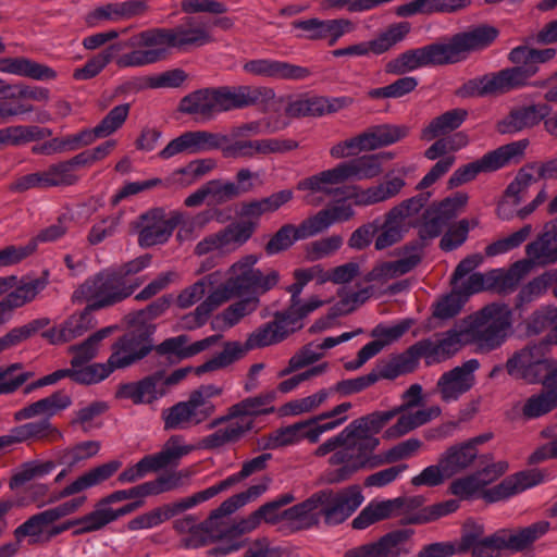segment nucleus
I'll return each mask as SVG.
<instances>
[{
	"mask_svg": "<svg viewBox=\"0 0 557 557\" xmlns=\"http://www.w3.org/2000/svg\"><path fill=\"white\" fill-rule=\"evenodd\" d=\"M275 398V391H268L253 397H247L232 405V416H238V420H252L251 417L272 413L275 410L272 406Z\"/></svg>",
	"mask_w": 557,
	"mask_h": 557,
	"instance_id": "obj_46",
	"label": "nucleus"
},
{
	"mask_svg": "<svg viewBox=\"0 0 557 557\" xmlns=\"http://www.w3.org/2000/svg\"><path fill=\"white\" fill-rule=\"evenodd\" d=\"M274 313V320L255 330L246 339L244 348L238 342H228L224 349L196 369L197 374L224 368L239 359L245 351L267 347L285 339L296 332L290 325Z\"/></svg>",
	"mask_w": 557,
	"mask_h": 557,
	"instance_id": "obj_10",
	"label": "nucleus"
},
{
	"mask_svg": "<svg viewBox=\"0 0 557 557\" xmlns=\"http://www.w3.org/2000/svg\"><path fill=\"white\" fill-rule=\"evenodd\" d=\"M255 222H235L218 232L220 252L230 253L242 247L252 236Z\"/></svg>",
	"mask_w": 557,
	"mask_h": 557,
	"instance_id": "obj_49",
	"label": "nucleus"
},
{
	"mask_svg": "<svg viewBox=\"0 0 557 557\" xmlns=\"http://www.w3.org/2000/svg\"><path fill=\"white\" fill-rule=\"evenodd\" d=\"M548 521H537L524 528H503L482 536V528L465 533L460 550H472V557H502V550L519 553L528 549L549 530Z\"/></svg>",
	"mask_w": 557,
	"mask_h": 557,
	"instance_id": "obj_4",
	"label": "nucleus"
},
{
	"mask_svg": "<svg viewBox=\"0 0 557 557\" xmlns=\"http://www.w3.org/2000/svg\"><path fill=\"white\" fill-rule=\"evenodd\" d=\"M412 530L400 529L388 532L377 541L369 542L345 552L344 557H404L411 552Z\"/></svg>",
	"mask_w": 557,
	"mask_h": 557,
	"instance_id": "obj_21",
	"label": "nucleus"
},
{
	"mask_svg": "<svg viewBox=\"0 0 557 557\" xmlns=\"http://www.w3.org/2000/svg\"><path fill=\"white\" fill-rule=\"evenodd\" d=\"M323 301L318 297H311L307 301H302L300 295H290L289 306L286 310L277 311L282 320L290 325L295 331L302 327V319L321 307Z\"/></svg>",
	"mask_w": 557,
	"mask_h": 557,
	"instance_id": "obj_51",
	"label": "nucleus"
},
{
	"mask_svg": "<svg viewBox=\"0 0 557 557\" xmlns=\"http://www.w3.org/2000/svg\"><path fill=\"white\" fill-rule=\"evenodd\" d=\"M392 502H370L352 520L351 527L356 530H364L379 521L393 517Z\"/></svg>",
	"mask_w": 557,
	"mask_h": 557,
	"instance_id": "obj_60",
	"label": "nucleus"
},
{
	"mask_svg": "<svg viewBox=\"0 0 557 557\" xmlns=\"http://www.w3.org/2000/svg\"><path fill=\"white\" fill-rule=\"evenodd\" d=\"M228 143V136L209 131H187L172 139L159 153L161 159L168 160L176 154H199L219 150Z\"/></svg>",
	"mask_w": 557,
	"mask_h": 557,
	"instance_id": "obj_18",
	"label": "nucleus"
},
{
	"mask_svg": "<svg viewBox=\"0 0 557 557\" xmlns=\"http://www.w3.org/2000/svg\"><path fill=\"white\" fill-rule=\"evenodd\" d=\"M525 253L531 267L557 262V222L546 224L543 233L525 246Z\"/></svg>",
	"mask_w": 557,
	"mask_h": 557,
	"instance_id": "obj_38",
	"label": "nucleus"
},
{
	"mask_svg": "<svg viewBox=\"0 0 557 557\" xmlns=\"http://www.w3.org/2000/svg\"><path fill=\"white\" fill-rule=\"evenodd\" d=\"M478 456V449L467 442L449 447L441 457V465L448 475H455L469 468Z\"/></svg>",
	"mask_w": 557,
	"mask_h": 557,
	"instance_id": "obj_50",
	"label": "nucleus"
},
{
	"mask_svg": "<svg viewBox=\"0 0 557 557\" xmlns=\"http://www.w3.org/2000/svg\"><path fill=\"white\" fill-rule=\"evenodd\" d=\"M224 111L265 104L274 99L275 92L270 87L242 85L222 86Z\"/></svg>",
	"mask_w": 557,
	"mask_h": 557,
	"instance_id": "obj_29",
	"label": "nucleus"
},
{
	"mask_svg": "<svg viewBox=\"0 0 557 557\" xmlns=\"http://www.w3.org/2000/svg\"><path fill=\"white\" fill-rule=\"evenodd\" d=\"M224 109L222 86L191 91L178 104L181 113L195 115L203 121L212 120L216 114L225 112Z\"/></svg>",
	"mask_w": 557,
	"mask_h": 557,
	"instance_id": "obj_23",
	"label": "nucleus"
},
{
	"mask_svg": "<svg viewBox=\"0 0 557 557\" xmlns=\"http://www.w3.org/2000/svg\"><path fill=\"white\" fill-rule=\"evenodd\" d=\"M556 53L555 48L517 46L508 53V61L513 66L469 79L457 89L456 95L461 98L498 96L527 86L548 89L557 78V71L544 79H531L540 72L541 64L553 60Z\"/></svg>",
	"mask_w": 557,
	"mask_h": 557,
	"instance_id": "obj_1",
	"label": "nucleus"
},
{
	"mask_svg": "<svg viewBox=\"0 0 557 557\" xmlns=\"http://www.w3.org/2000/svg\"><path fill=\"white\" fill-rule=\"evenodd\" d=\"M552 111L547 103H532L512 108L509 113L497 122L499 134H516L539 125Z\"/></svg>",
	"mask_w": 557,
	"mask_h": 557,
	"instance_id": "obj_26",
	"label": "nucleus"
},
{
	"mask_svg": "<svg viewBox=\"0 0 557 557\" xmlns=\"http://www.w3.org/2000/svg\"><path fill=\"white\" fill-rule=\"evenodd\" d=\"M213 41L209 25L199 18L188 17L173 28H151L127 39L132 51L116 57L119 67H141L166 57L168 48L187 49Z\"/></svg>",
	"mask_w": 557,
	"mask_h": 557,
	"instance_id": "obj_2",
	"label": "nucleus"
},
{
	"mask_svg": "<svg viewBox=\"0 0 557 557\" xmlns=\"http://www.w3.org/2000/svg\"><path fill=\"white\" fill-rule=\"evenodd\" d=\"M194 446L184 445L183 436L172 435L159 453L147 455V458L154 472L171 466H177L180 460L190 454Z\"/></svg>",
	"mask_w": 557,
	"mask_h": 557,
	"instance_id": "obj_45",
	"label": "nucleus"
},
{
	"mask_svg": "<svg viewBox=\"0 0 557 557\" xmlns=\"http://www.w3.org/2000/svg\"><path fill=\"white\" fill-rule=\"evenodd\" d=\"M350 408V403H342L334 407L332 410L321 413L314 418H310L308 420L296 422L294 424L275 430L278 438V445L281 447H285L297 444L305 438L310 443H317L322 433L337 428L347 420V417L344 416L322 424H318V422L343 414Z\"/></svg>",
	"mask_w": 557,
	"mask_h": 557,
	"instance_id": "obj_17",
	"label": "nucleus"
},
{
	"mask_svg": "<svg viewBox=\"0 0 557 557\" xmlns=\"http://www.w3.org/2000/svg\"><path fill=\"white\" fill-rule=\"evenodd\" d=\"M429 66L425 46L407 50L385 65V72L393 75H404L419 67Z\"/></svg>",
	"mask_w": 557,
	"mask_h": 557,
	"instance_id": "obj_55",
	"label": "nucleus"
},
{
	"mask_svg": "<svg viewBox=\"0 0 557 557\" xmlns=\"http://www.w3.org/2000/svg\"><path fill=\"white\" fill-rule=\"evenodd\" d=\"M354 444L355 441L348 428L346 426L341 433L329 438L315 449L314 455L318 457H322L329 453L334 451V454L330 457V463L333 466H341L339 468L327 473V482L333 484L344 482L350 479L359 470L366 469V467H359L357 451H351V458H347V460L335 459L339 453L344 451L348 447H351Z\"/></svg>",
	"mask_w": 557,
	"mask_h": 557,
	"instance_id": "obj_19",
	"label": "nucleus"
},
{
	"mask_svg": "<svg viewBox=\"0 0 557 557\" xmlns=\"http://www.w3.org/2000/svg\"><path fill=\"white\" fill-rule=\"evenodd\" d=\"M410 30V25L400 22L391 25L385 32L380 34L375 39L368 41L369 52L382 54L389 50L397 42L401 41Z\"/></svg>",
	"mask_w": 557,
	"mask_h": 557,
	"instance_id": "obj_63",
	"label": "nucleus"
},
{
	"mask_svg": "<svg viewBox=\"0 0 557 557\" xmlns=\"http://www.w3.org/2000/svg\"><path fill=\"white\" fill-rule=\"evenodd\" d=\"M461 334L448 331L441 337L426 338L417 342L422 358L428 366L438 363L456 354L461 345Z\"/></svg>",
	"mask_w": 557,
	"mask_h": 557,
	"instance_id": "obj_36",
	"label": "nucleus"
},
{
	"mask_svg": "<svg viewBox=\"0 0 557 557\" xmlns=\"http://www.w3.org/2000/svg\"><path fill=\"white\" fill-rule=\"evenodd\" d=\"M292 26L293 28L302 32L299 37L309 40L325 39L329 40L331 46H333L342 36L355 29L354 23L347 18L297 20L292 22Z\"/></svg>",
	"mask_w": 557,
	"mask_h": 557,
	"instance_id": "obj_24",
	"label": "nucleus"
},
{
	"mask_svg": "<svg viewBox=\"0 0 557 557\" xmlns=\"http://www.w3.org/2000/svg\"><path fill=\"white\" fill-rule=\"evenodd\" d=\"M287 125V122L281 121L278 117H263L232 127L230 136L232 139H239L270 135L285 129Z\"/></svg>",
	"mask_w": 557,
	"mask_h": 557,
	"instance_id": "obj_52",
	"label": "nucleus"
},
{
	"mask_svg": "<svg viewBox=\"0 0 557 557\" xmlns=\"http://www.w3.org/2000/svg\"><path fill=\"white\" fill-rule=\"evenodd\" d=\"M143 281L134 284L121 281L113 269L102 270L86 278L72 294L71 301L76 305L88 302L95 311L112 307L128 298Z\"/></svg>",
	"mask_w": 557,
	"mask_h": 557,
	"instance_id": "obj_8",
	"label": "nucleus"
},
{
	"mask_svg": "<svg viewBox=\"0 0 557 557\" xmlns=\"http://www.w3.org/2000/svg\"><path fill=\"white\" fill-rule=\"evenodd\" d=\"M292 199L293 191L283 189L262 199L243 202L238 214L247 219V222L258 221L263 214L278 210Z\"/></svg>",
	"mask_w": 557,
	"mask_h": 557,
	"instance_id": "obj_43",
	"label": "nucleus"
},
{
	"mask_svg": "<svg viewBox=\"0 0 557 557\" xmlns=\"http://www.w3.org/2000/svg\"><path fill=\"white\" fill-rule=\"evenodd\" d=\"M243 69L248 74L273 79L304 81L311 75L308 67L272 59L250 60Z\"/></svg>",
	"mask_w": 557,
	"mask_h": 557,
	"instance_id": "obj_28",
	"label": "nucleus"
},
{
	"mask_svg": "<svg viewBox=\"0 0 557 557\" xmlns=\"http://www.w3.org/2000/svg\"><path fill=\"white\" fill-rule=\"evenodd\" d=\"M557 280V272H544L525 284L517 295L516 306L518 308L529 304L544 295L552 283Z\"/></svg>",
	"mask_w": 557,
	"mask_h": 557,
	"instance_id": "obj_64",
	"label": "nucleus"
},
{
	"mask_svg": "<svg viewBox=\"0 0 557 557\" xmlns=\"http://www.w3.org/2000/svg\"><path fill=\"white\" fill-rule=\"evenodd\" d=\"M430 197V191L420 193L403 200L389 209L384 214L383 222H380V219L373 220L377 228L374 248L381 251L400 243L409 231V225L406 223V220L419 213L426 205Z\"/></svg>",
	"mask_w": 557,
	"mask_h": 557,
	"instance_id": "obj_14",
	"label": "nucleus"
},
{
	"mask_svg": "<svg viewBox=\"0 0 557 557\" xmlns=\"http://www.w3.org/2000/svg\"><path fill=\"white\" fill-rule=\"evenodd\" d=\"M479 367L480 363L476 359H470L461 366L444 372L436 383V392L441 399L445 403L455 401L469 392L475 383L474 372Z\"/></svg>",
	"mask_w": 557,
	"mask_h": 557,
	"instance_id": "obj_22",
	"label": "nucleus"
},
{
	"mask_svg": "<svg viewBox=\"0 0 557 557\" xmlns=\"http://www.w3.org/2000/svg\"><path fill=\"white\" fill-rule=\"evenodd\" d=\"M441 412L442 410L438 406H432L426 409H419L417 411L409 410L400 413L398 414L396 423L384 431L383 438L387 441L400 438L433 419H436L441 416Z\"/></svg>",
	"mask_w": 557,
	"mask_h": 557,
	"instance_id": "obj_39",
	"label": "nucleus"
},
{
	"mask_svg": "<svg viewBox=\"0 0 557 557\" xmlns=\"http://www.w3.org/2000/svg\"><path fill=\"white\" fill-rule=\"evenodd\" d=\"M163 382L164 371L158 370L138 382L121 385L119 395L132 399L134 404H151L166 394Z\"/></svg>",
	"mask_w": 557,
	"mask_h": 557,
	"instance_id": "obj_31",
	"label": "nucleus"
},
{
	"mask_svg": "<svg viewBox=\"0 0 557 557\" xmlns=\"http://www.w3.org/2000/svg\"><path fill=\"white\" fill-rule=\"evenodd\" d=\"M49 270H44L38 277L23 276L20 280L16 277V284L4 298L3 301L12 310L22 308L27 304L34 301L37 296L49 284Z\"/></svg>",
	"mask_w": 557,
	"mask_h": 557,
	"instance_id": "obj_37",
	"label": "nucleus"
},
{
	"mask_svg": "<svg viewBox=\"0 0 557 557\" xmlns=\"http://www.w3.org/2000/svg\"><path fill=\"white\" fill-rule=\"evenodd\" d=\"M208 416L189 396L187 400L178 401L162 411L165 430H186L205 422Z\"/></svg>",
	"mask_w": 557,
	"mask_h": 557,
	"instance_id": "obj_33",
	"label": "nucleus"
},
{
	"mask_svg": "<svg viewBox=\"0 0 557 557\" xmlns=\"http://www.w3.org/2000/svg\"><path fill=\"white\" fill-rule=\"evenodd\" d=\"M111 349L107 362L94 363L102 368V371H97L100 382L114 370L128 368L148 356L153 349L151 332L144 325L134 327L119 337Z\"/></svg>",
	"mask_w": 557,
	"mask_h": 557,
	"instance_id": "obj_13",
	"label": "nucleus"
},
{
	"mask_svg": "<svg viewBox=\"0 0 557 557\" xmlns=\"http://www.w3.org/2000/svg\"><path fill=\"white\" fill-rule=\"evenodd\" d=\"M398 411L394 408L385 411H373L351 421L347 428L355 441L351 447L339 453L335 459L344 460L351 458L350 453L357 451L359 467H367L372 453L380 446V438L374 435L380 433L394 418Z\"/></svg>",
	"mask_w": 557,
	"mask_h": 557,
	"instance_id": "obj_12",
	"label": "nucleus"
},
{
	"mask_svg": "<svg viewBox=\"0 0 557 557\" xmlns=\"http://www.w3.org/2000/svg\"><path fill=\"white\" fill-rule=\"evenodd\" d=\"M343 182L349 178L371 180L382 173L380 154H364L336 165Z\"/></svg>",
	"mask_w": 557,
	"mask_h": 557,
	"instance_id": "obj_44",
	"label": "nucleus"
},
{
	"mask_svg": "<svg viewBox=\"0 0 557 557\" xmlns=\"http://www.w3.org/2000/svg\"><path fill=\"white\" fill-rule=\"evenodd\" d=\"M498 36V29L491 25H480L454 35L447 42L425 46L429 66L458 63L472 51L488 47Z\"/></svg>",
	"mask_w": 557,
	"mask_h": 557,
	"instance_id": "obj_9",
	"label": "nucleus"
},
{
	"mask_svg": "<svg viewBox=\"0 0 557 557\" xmlns=\"http://www.w3.org/2000/svg\"><path fill=\"white\" fill-rule=\"evenodd\" d=\"M55 468V463L51 460L38 461L33 460L23 463L20 469L11 476L9 481L10 490L14 491L34 479L42 478L49 474Z\"/></svg>",
	"mask_w": 557,
	"mask_h": 557,
	"instance_id": "obj_58",
	"label": "nucleus"
},
{
	"mask_svg": "<svg viewBox=\"0 0 557 557\" xmlns=\"http://www.w3.org/2000/svg\"><path fill=\"white\" fill-rule=\"evenodd\" d=\"M72 405L71 396L64 391H57L51 395L41 398L37 401L28 404L27 406L15 411L13 419L16 422L29 420L35 417L41 419H50L62 410H65Z\"/></svg>",
	"mask_w": 557,
	"mask_h": 557,
	"instance_id": "obj_34",
	"label": "nucleus"
},
{
	"mask_svg": "<svg viewBox=\"0 0 557 557\" xmlns=\"http://www.w3.org/2000/svg\"><path fill=\"white\" fill-rule=\"evenodd\" d=\"M259 259L257 255H246L230 267L227 282L237 297L249 295L259 298L278 284L281 276L276 270L263 273L255 268Z\"/></svg>",
	"mask_w": 557,
	"mask_h": 557,
	"instance_id": "obj_15",
	"label": "nucleus"
},
{
	"mask_svg": "<svg viewBox=\"0 0 557 557\" xmlns=\"http://www.w3.org/2000/svg\"><path fill=\"white\" fill-rule=\"evenodd\" d=\"M512 325V312L504 302H493L473 318L469 334L480 350L492 351L503 345Z\"/></svg>",
	"mask_w": 557,
	"mask_h": 557,
	"instance_id": "obj_11",
	"label": "nucleus"
},
{
	"mask_svg": "<svg viewBox=\"0 0 557 557\" xmlns=\"http://www.w3.org/2000/svg\"><path fill=\"white\" fill-rule=\"evenodd\" d=\"M10 446L22 443L54 442L62 438V433L48 419H39L12 428L4 435Z\"/></svg>",
	"mask_w": 557,
	"mask_h": 557,
	"instance_id": "obj_30",
	"label": "nucleus"
},
{
	"mask_svg": "<svg viewBox=\"0 0 557 557\" xmlns=\"http://www.w3.org/2000/svg\"><path fill=\"white\" fill-rule=\"evenodd\" d=\"M127 40L119 41L106 48L103 51L88 60L85 65L81 69H76L73 73V77L77 81H86L98 75L104 66L113 60L116 54L131 46H127Z\"/></svg>",
	"mask_w": 557,
	"mask_h": 557,
	"instance_id": "obj_53",
	"label": "nucleus"
},
{
	"mask_svg": "<svg viewBox=\"0 0 557 557\" xmlns=\"http://www.w3.org/2000/svg\"><path fill=\"white\" fill-rule=\"evenodd\" d=\"M404 251L407 253L405 258L377 263L367 273L364 280L367 282L386 283L412 271L422 260V245L418 242H411L404 246Z\"/></svg>",
	"mask_w": 557,
	"mask_h": 557,
	"instance_id": "obj_25",
	"label": "nucleus"
},
{
	"mask_svg": "<svg viewBox=\"0 0 557 557\" xmlns=\"http://www.w3.org/2000/svg\"><path fill=\"white\" fill-rule=\"evenodd\" d=\"M54 519L50 508L30 516L26 521L20 524L13 532L15 541L21 543L25 537H29V544L38 541V537L54 524Z\"/></svg>",
	"mask_w": 557,
	"mask_h": 557,
	"instance_id": "obj_54",
	"label": "nucleus"
},
{
	"mask_svg": "<svg viewBox=\"0 0 557 557\" xmlns=\"http://www.w3.org/2000/svg\"><path fill=\"white\" fill-rule=\"evenodd\" d=\"M528 146V139H520L485 153L476 161L458 168L449 177L448 186L450 188L458 187L474 180L480 173L494 172L511 162H518L523 157Z\"/></svg>",
	"mask_w": 557,
	"mask_h": 557,
	"instance_id": "obj_16",
	"label": "nucleus"
},
{
	"mask_svg": "<svg viewBox=\"0 0 557 557\" xmlns=\"http://www.w3.org/2000/svg\"><path fill=\"white\" fill-rule=\"evenodd\" d=\"M180 223L178 216L168 219L162 209H151L140 214L135 222L138 245L141 248L164 245Z\"/></svg>",
	"mask_w": 557,
	"mask_h": 557,
	"instance_id": "obj_20",
	"label": "nucleus"
},
{
	"mask_svg": "<svg viewBox=\"0 0 557 557\" xmlns=\"http://www.w3.org/2000/svg\"><path fill=\"white\" fill-rule=\"evenodd\" d=\"M260 520L256 512H251L248 517L227 525H220L223 542L218 546L208 550V555L212 557L226 556L233 552H237L245 545V541L240 540L242 535L249 533L258 528Z\"/></svg>",
	"mask_w": 557,
	"mask_h": 557,
	"instance_id": "obj_32",
	"label": "nucleus"
},
{
	"mask_svg": "<svg viewBox=\"0 0 557 557\" xmlns=\"http://www.w3.org/2000/svg\"><path fill=\"white\" fill-rule=\"evenodd\" d=\"M116 329L115 325L106 326L89 335L82 343L70 346L67 352L73 355L71 366L77 369L89 366L88 362L97 357L102 341L113 334Z\"/></svg>",
	"mask_w": 557,
	"mask_h": 557,
	"instance_id": "obj_42",
	"label": "nucleus"
},
{
	"mask_svg": "<svg viewBox=\"0 0 557 557\" xmlns=\"http://www.w3.org/2000/svg\"><path fill=\"white\" fill-rule=\"evenodd\" d=\"M547 342L528 344L516 350L506 361L508 375L529 385L549 383L557 380V359L549 355Z\"/></svg>",
	"mask_w": 557,
	"mask_h": 557,
	"instance_id": "obj_7",
	"label": "nucleus"
},
{
	"mask_svg": "<svg viewBox=\"0 0 557 557\" xmlns=\"http://www.w3.org/2000/svg\"><path fill=\"white\" fill-rule=\"evenodd\" d=\"M531 271V261L527 259L513 262L508 269L487 271V288L499 295H508L516 290L520 282Z\"/></svg>",
	"mask_w": 557,
	"mask_h": 557,
	"instance_id": "obj_35",
	"label": "nucleus"
},
{
	"mask_svg": "<svg viewBox=\"0 0 557 557\" xmlns=\"http://www.w3.org/2000/svg\"><path fill=\"white\" fill-rule=\"evenodd\" d=\"M341 183H343V180L337 166H335L300 181L297 188L299 190L323 193L327 196H346L352 199L356 206L368 207L395 198L406 186V181L403 177L394 176L377 185L364 189L354 187L351 191L345 193L343 188L333 187V185Z\"/></svg>",
	"mask_w": 557,
	"mask_h": 557,
	"instance_id": "obj_5",
	"label": "nucleus"
},
{
	"mask_svg": "<svg viewBox=\"0 0 557 557\" xmlns=\"http://www.w3.org/2000/svg\"><path fill=\"white\" fill-rule=\"evenodd\" d=\"M544 473L539 469L523 470L505 478L499 484L483 490L482 498L496 503L518 495L544 481Z\"/></svg>",
	"mask_w": 557,
	"mask_h": 557,
	"instance_id": "obj_27",
	"label": "nucleus"
},
{
	"mask_svg": "<svg viewBox=\"0 0 557 557\" xmlns=\"http://www.w3.org/2000/svg\"><path fill=\"white\" fill-rule=\"evenodd\" d=\"M121 467L122 462L120 460H111L95 467L63 487L58 494L52 495L48 502H42L49 491L46 484L30 485L28 488V498L17 497L15 500L0 499V537L8 528L5 516L12 510V508L25 507L29 503H39L38 507H42L46 504H52L72 495L79 494L109 480Z\"/></svg>",
	"mask_w": 557,
	"mask_h": 557,
	"instance_id": "obj_6",
	"label": "nucleus"
},
{
	"mask_svg": "<svg viewBox=\"0 0 557 557\" xmlns=\"http://www.w3.org/2000/svg\"><path fill=\"white\" fill-rule=\"evenodd\" d=\"M260 300L256 296H249L240 299L215 317V322H221L225 327L236 325L243 318L249 315L259 307Z\"/></svg>",
	"mask_w": 557,
	"mask_h": 557,
	"instance_id": "obj_61",
	"label": "nucleus"
},
{
	"mask_svg": "<svg viewBox=\"0 0 557 557\" xmlns=\"http://www.w3.org/2000/svg\"><path fill=\"white\" fill-rule=\"evenodd\" d=\"M423 447L422 441L417 437H410L403 442L397 443L382 455H373L369 459L366 469H373L386 463H396L401 460L410 459L418 455Z\"/></svg>",
	"mask_w": 557,
	"mask_h": 557,
	"instance_id": "obj_47",
	"label": "nucleus"
},
{
	"mask_svg": "<svg viewBox=\"0 0 557 557\" xmlns=\"http://www.w3.org/2000/svg\"><path fill=\"white\" fill-rule=\"evenodd\" d=\"M255 426L253 420H236L225 428L205 436L200 441V447L208 450L221 448L228 444L239 442Z\"/></svg>",
	"mask_w": 557,
	"mask_h": 557,
	"instance_id": "obj_41",
	"label": "nucleus"
},
{
	"mask_svg": "<svg viewBox=\"0 0 557 557\" xmlns=\"http://www.w3.org/2000/svg\"><path fill=\"white\" fill-rule=\"evenodd\" d=\"M541 385L543 388L527 398L521 408L525 420L539 419L557 408V380Z\"/></svg>",
	"mask_w": 557,
	"mask_h": 557,
	"instance_id": "obj_40",
	"label": "nucleus"
},
{
	"mask_svg": "<svg viewBox=\"0 0 557 557\" xmlns=\"http://www.w3.org/2000/svg\"><path fill=\"white\" fill-rule=\"evenodd\" d=\"M554 325L552 333L542 342L549 343V346L557 344V308L543 307L532 313L528 321V331L540 334L547 327Z\"/></svg>",
	"mask_w": 557,
	"mask_h": 557,
	"instance_id": "obj_62",
	"label": "nucleus"
},
{
	"mask_svg": "<svg viewBox=\"0 0 557 557\" xmlns=\"http://www.w3.org/2000/svg\"><path fill=\"white\" fill-rule=\"evenodd\" d=\"M468 117V111L456 108L434 117L422 131V139L432 140L459 128Z\"/></svg>",
	"mask_w": 557,
	"mask_h": 557,
	"instance_id": "obj_48",
	"label": "nucleus"
},
{
	"mask_svg": "<svg viewBox=\"0 0 557 557\" xmlns=\"http://www.w3.org/2000/svg\"><path fill=\"white\" fill-rule=\"evenodd\" d=\"M94 309L88 305L81 311H76L69 315L62 323V331L66 337V343H70L97 325V320L94 317Z\"/></svg>",
	"mask_w": 557,
	"mask_h": 557,
	"instance_id": "obj_56",
	"label": "nucleus"
},
{
	"mask_svg": "<svg viewBox=\"0 0 557 557\" xmlns=\"http://www.w3.org/2000/svg\"><path fill=\"white\" fill-rule=\"evenodd\" d=\"M216 541L223 542L221 527L207 518L203 522L196 523L182 542L186 548H198Z\"/></svg>",
	"mask_w": 557,
	"mask_h": 557,
	"instance_id": "obj_59",
	"label": "nucleus"
},
{
	"mask_svg": "<svg viewBox=\"0 0 557 557\" xmlns=\"http://www.w3.org/2000/svg\"><path fill=\"white\" fill-rule=\"evenodd\" d=\"M362 502L363 495L358 485L341 491L322 490L284 510L282 518L297 521L298 527L304 529L318 525L321 519L326 525H337L348 519Z\"/></svg>",
	"mask_w": 557,
	"mask_h": 557,
	"instance_id": "obj_3",
	"label": "nucleus"
},
{
	"mask_svg": "<svg viewBox=\"0 0 557 557\" xmlns=\"http://www.w3.org/2000/svg\"><path fill=\"white\" fill-rule=\"evenodd\" d=\"M408 133V126L395 124H381L366 131L370 150L393 145L405 138Z\"/></svg>",
	"mask_w": 557,
	"mask_h": 557,
	"instance_id": "obj_57",
	"label": "nucleus"
}]
</instances>
